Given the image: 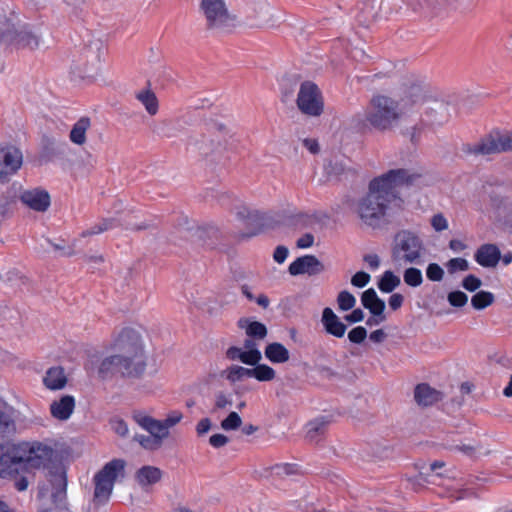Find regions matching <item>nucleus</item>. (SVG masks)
<instances>
[{
    "instance_id": "obj_54",
    "label": "nucleus",
    "mask_w": 512,
    "mask_h": 512,
    "mask_svg": "<svg viewBox=\"0 0 512 512\" xmlns=\"http://www.w3.org/2000/svg\"><path fill=\"white\" fill-rule=\"evenodd\" d=\"M404 301V297L399 293H394L389 298V306L393 310L399 309Z\"/></svg>"
},
{
    "instance_id": "obj_17",
    "label": "nucleus",
    "mask_w": 512,
    "mask_h": 512,
    "mask_svg": "<svg viewBox=\"0 0 512 512\" xmlns=\"http://www.w3.org/2000/svg\"><path fill=\"white\" fill-rule=\"evenodd\" d=\"M444 477L445 473L430 474L427 470L419 471L416 475L407 477V481L414 491H420L429 485H440Z\"/></svg>"
},
{
    "instance_id": "obj_49",
    "label": "nucleus",
    "mask_w": 512,
    "mask_h": 512,
    "mask_svg": "<svg viewBox=\"0 0 512 512\" xmlns=\"http://www.w3.org/2000/svg\"><path fill=\"white\" fill-rule=\"evenodd\" d=\"M431 225L435 231L440 232L448 228V221L442 214H436L431 219Z\"/></svg>"
},
{
    "instance_id": "obj_27",
    "label": "nucleus",
    "mask_w": 512,
    "mask_h": 512,
    "mask_svg": "<svg viewBox=\"0 0 512 512\" xmlns=\"http://www.w3.org/2000/svg\"><path fill=\"white\" fill-rule=\"evenodd\" d=\"M91 126L88 117H81L72 127L70 131V141L76 145H83L86 142V132Z\"/></svg>"
},
{
    "instance_id": "obj_61",
    "label": "nucleus",
    "mask_w": 512,
    "mask_h": 512,
    "mask_svg": "<svg viewBox=\"0 0 512 512\" xmlns=\"http://www.w3.org/2000/svg\"><path fill=\"white\" fill-rule=\"evenodd\" d=\"M386 336V333L382 329H378L371 332L369 338L375 343H381L385 340Z\"/></svg>"
},
{
    "instance_id": "obj_47",
    "label": "nucleus",
    "mask_w": 512,
    "mask_h": 512,
    "mask_svg": "<svg viewBox=\"0 0 512 512\" xmlns=\"http://www.w3.org/2000/svg\"><path fill=\"white\" fill-rule=\"evenodd\" d=\"M370 279L371 277L368 273L360 271L352 276L351 284L355 287L362 288L369 283Z\"/></svg>"
},
{
    "instance_id": "obj_24",
    "label": "nucleus",
    "mask_w": 512,
    "mask_h": 512,
    "mask_svg": "<svg viewBox=\"0 0 512 512\" xmlns=\"http://www.w3.org/2000/svg\"><path fill=\"white\" fill-rule=\"evenodd\" d=\"M264 355L273 364H283L289 361V350L279 342H273L265 347Z\"/></svg>"
},
{
    "instance_id": "obj_36",
    "label": "nucleus",
    "mask_w": 512,
    "mask_h": 512,
    "mask_svg": "<svg viewBox=\"0 0 512 512\" xmlns=\"http://www.w3.org/2000/svg\"><path fill=\"white\" fill-rule=\"evenodd\" d=\"M251 356L252 355H247L245 353V351L243 350V348H239V347H235V346L228 348L226 351V357L229 360H232V361L239 360L242 363H244L246 365H250V366H251V360H252Z\"/></svg>"
},
{
    "instance_id": "obj_58",
    "label": "nucleus",
    "mask_w": 512,
    "mask_h": 512,
    "mask_svg": "<svg viewBox=\"0 0 512 512\" xmlns=\"http://www.w3.org/2000/svg\"><path fill=\"white\" fill-rule=\"evenodd\" d=\"M260 13L259 15L257 16L259 21L262 22V23H266V22H269L271 20V17H270V11H271V8L268 4H262L261 7H260Z\"/></svg>"
},
{
    "instance_id": "obj_22",
    "label": "nucleus",
    "mask_w": 512,
    "mask_h": 512,
    "mask_svg": "<svg viewBox=\"0 0 512 512\" xmlns=\"http://www.w3.org/2000/svg\"><path fill=\"white\" fill-rule=\"evenodd\" d=\"M162 478V471L155 466H143L137 470L135 479L141 487H147L158 483Z\"/></svg>"
},
{
    "instance_id": "obj_51",
    "label": "nucleus",
    "mask_w": 512,
    "mask_h": 512,
    "mask_svg": "<svg viewBox=\"0 0 512 512\" xmlns=\"http://www.w3.org/2000/svg\"><path fill=\"white\" fill-rule=\"evenodd\" d=\"M11 202L12 200L8 195H0V222L8 215Z\"/></svg>"
},
{
    "instance_id": "obj_57",
    "label": "nucleus",
    "mask_w": 512,
    "mask_h": 512,
    "mask_svg": "<svg viewBox=\"0 0 512 512\" xmlns=\"http://www.w3.org/2000/svg\"><path fill=\"white\" fill-rule=\"evenodd\" d=\"M364 319V313L361 309H355L352 313L345 316V320L350 323H357Z\"/></svg>"
},
{
    "instance_id": "obj_39",
    "label": "nucleus",
    "mask_w": 512,
    "mask_h": 512,
    "mask_svg": "<svg viewBox=\"0 0 512 512\" xmlns=\"http://www.w3.org/2000/svg\"><path fill=\"white\" fill-rule=\"evenodd\" d=\"M135 440L144 448L147 450H157L159 449L162 444L157 441L151 434L149 435H136Z\"/></svg>"
},
{
    "instance_id": "obj_50",
    "label": "nucleus",
    "mask_w": 512,
    "mask_h": 512,
    "mask_svg": "<svg viewBox=\"0 0 512 512\" xmlns=\"http://www.w3.org/2000/svg\"><path fill=\"white\" fill-rule=\"evenodd\" d=\"M232 406V398L230 395L218 393L215 398V407L218 409H227Z\"/></svg>"
},
{
    "instance_id": "obj_48",
    "label": "nucleus",
    "mask_w": 512,
    "mask_h": 512,
    "mask_svg": "<svg viewBox=\"0 0 512 512\" xmlns=\"http://www.w3.org/2000/svg\"><path fill=\"white\" fill-rule=\"evenodd\" d=\"M112 430L121 437H125L128 432V426L122 419H113L110 422Z\"/></svg>"
},
{
    "instance_id": "obj_8",
    "label": "nucleus",
    "mask_w": 512,
    "mask_h": 512,
    "mask_svg": "<svg viewBox=\"0 0 512 512\" xmlns=\"http://www.w3.org/2000/svg\"><path fill=\"white\" fill-rule=\"evenodd\" d=\"M299 110L308 116H319L323 112L324 103L317 85L310 81L303 82L297 96Z\"/></svg>"
},
{
    "instance_id": "obj_56",
    "label": "nucleus",
    "mask_w": 512,
    "mask_h": 512,
    "mask_svg": "<svg viewBox=\"0 0 512 512\" xmlns=\"http://www.w3.org/2000/svg\"><path fill=\"white\" fill-rule=\"evenodd\" d=\"M407 97L410 98L413 104L420 102L423 98L422 88L420 86H413Z\"/></svg>"
},
{
    "instance_id": "obj_13",
    "label": "nucleus",
    "mask_w": 512,
    "mask_h": 512,
    "mask_svg": "<svg viewBox=\"0 0 512 512\" xmlns=\"http://www.w3.org/2000/svg\"><path fill=\"white\" fill-rule=\"evenodd\" d=\"M134 421L149 434H151L161 444L170 435L161 420L155 419L143 411L133 413Z\"/></svg>"
},
{
    "instance_id": "obj_63",
    "label": "nucleus",
    "mask_w": 512,
    "mask_h": 512,
    "mask_svg": "<svg viewBox=\"0 0 512 512\" xmlns=\"http://www.w3.org/2000/svg\"><path fill=\"white\" fill-rule=\"evenodd\" d=\"M445 465L446 464L444 461H434L429 465L428 471L430 472V474L439 473L438 470L444 468Z\"/></svg>"
},
{
    "instance_id": "obj_52",
    "label": "nucleus",
    "mask_w": 512,
    "mask_h": 512,
    "mask_svg": "<svg viewBox=\"0 0 512 512\" xmlns=\"http://www.w3.org/2000/svg\"><path fill=\"white\" fill-rule=\"evenodd\" d=\"M288 254L289 251L285 246H278L274 251L273 258L277 263L282 264L283 262H285L286 258L288 257Z\"/></svg>"
},
{
    "instance_id": "obj_5",
    "label": "nucleus",
    "mask_w": 512,
    "mask_h": 512,
    "mask_svg": "<svg viewBox=\"0 0 512 512\" xmlns=\"http://www.w3.org/2000/svg\"><path fill=\"white\" fill-rule=\"evenodd\" d=\"M125 466L124 460L113 459L94 475L95 488L93 500L95 503L104 504L109 500L115 482L124 477Z\"/></svg>"
},
{
    "instance_id": "obj_9",
    "label": "nucleus",
    "mask_w": 512,
    "mask_h": 512,
    "mask_svg": "<svg viewBox=\"0 0 512 512\" xmlns=\"http://www.w3.org/2000/svg\"><path fill=\"white\" fill-rule=\"evenodd\" d=\"M512 150V132L490 134L481 142L466 147V152L474 155H490Z\"/></svg>"
},
{
    "instance_id": "obj_6",
    "label": "nucleus",
    "mask_w": 512,
    "mask_h": 512,
    "mask_svg": "<svg viewBox=\"0 0 512 512\" xmlns=\"http://www.w3.org/2000/svg\"><path fill=\"white\" fill-rule=\"evenodd\" d=\"M21 456L22 471L45 468L54 458V450L40 442H21L17 444Z\"/></svg>"
},
{
    "instance_id": "obj_3",
    "label": "nucleus",
    "mask_w": 512,
    "mask_h": 512,
    "mask_svg": "<svg viewBox=\"0 0 512 512\" xmlns=\"http://www.w3.org/2000/svg\"><path fill=\"white\" fill-rule=\"evenodd\" d=\"M426 248L416 231L401 229L391 242V260L395 266L417 265L423 262Z\"/></svg>"
},
{
    "instance_id": "obj_19",
    "label": "nucleus",
    "mask_w": 512,
    "mask_h": 512,
    "mask_svg": "<svg viewBox=\"0 0 512 512\" xmlns=\"http://www.w3.org/2000/svg\"><path fill=\"white\" fill-rule=\"evenodd\" d=\"M321 321L328 334L337 338L344 336L347 327L331 308H324Z\"/></svg>"
},
{
    "instance_id": "obj_34",
    "label": "nucleus",
    "mask_w": 512,
    "mask_h": 512,
    "mask_svg": "<svg viewBox=\"0 0 512 512\" xmlns=\"http://www.w3.org/2000/svg\"><path fill=\"white\" fill-rule=\"evenodd\" d=\"M404 282L411 287H418L423 282L422 272L418 268L409 267L403 274Z\"/></svg>"
},
{
    "instance_id": "obj_32",
    "label": "nucleus",
    "mask_w": 512,
    "mask_h": 512,
    "mask_svg": "<svg viewBox=\"0 0 512 512\" xmlns=\"http://www.w3.org/2000/svg\"><path fill=\"white\" fill-rule=\"evenodd\" d=\"M225 374L228 381L235 383L244 378H251V368L232 365L226 369Z\"/></svg>"
},
{
    "instance_id": "obj_33",
    "label": "nucleus",
    "mask_w": 512,
    "mask_h": 512,
    "mask_svg": "<svg viewBox=\"0 0 512 512\" xmlns=\"http://www.w3.org/2000/svg\"><path fill=\"white\" fill-rule=\"evenodd\" d=\"M494 302V295L489 291H479L471 298V304L476 310H482Z\"/></svg>"
},
{
    "instance_id": "obj_12",
    "label": "nucleus",
    "mask_w": 512,
    "mask_h": 512,
    "mask_svg": "<svg viewBox=\"0 0 512 512\" xmlns=\"http://www.w3.org/2000/svg\"><path fill=\"white\" fill-rule=\"evenodd\" d=\"M19 199L27 208L44 213L51 205V197L47 190L35 187L20 192Z\"/></svg>"
},
{
    "instance_id": "obj_28",
    "label": "nucleus",
    "mask_w": 512,
    "mask_h": 512,
    "mask_svg": "<svg viewBox=\"0 0 512 512\" xmlns=\"http://www.w3.org/2000/svg\"><path fill=\"white\" fill-rule=\"evenodd\" d=\"M238 325L240 328L245 329L246 334L250 337L262 340L267 336V328L261 322L240 319Z\"/></svg>"
},
{
    "instance_id": "obj_38",
    "label": "nucleus",
    "mask_w": 512,
    "mask_h": 512,
    "mask_svg": "<svg viewBox=\"0 0 512 512\" xmlns=\"http://www.w3.org/2000/svg\"><path fill=\"white\" fill-rule=\"evenodd\" d=\"M242 424V419L237 412H230L228 416L222 420L221 428L225 431H233L238 429Z\"/></svg>"
},
{
    "instance_id": "obj_11",
    "label": "nucleus",
    "mask_w": 512,
    "mask_h": 512,
    "mask_svg": "<svg viewBox=\"0 0 512 512\" xmlns=\"http://www.w3.org/2000/svg\"><path fill=\"white\" fill-rule=\"evenodd\" d=\"M23 472L17 444L0 445V477L10 478Z\"/></svg>"
},
{
    "instance_id": "obj_44",
    "label": "nucleus",
    "mask_w": 512,
    "mask_h": 512,
    "mask_svg": "<svg viewBox=\"0 0 512 512\" xmlns=\"http://www.w3.org/2000/svg\"><path fill=\"white\" fill-rule=\"evenodd\" d=\"M426 276L431 281H441L444 276L443 269L436 263H430L426 269Z\"/></svg>"
},
{
    "instance_id": "obj_25",
    "label": "nucleus",
    "mask_w": 512,
    "mask_h": 512,
    "mask_svg": "<svg viewBox=\"0 0 512 512\" xmlns=\"http://www.w3.org/2000/svg\"><path fill=\"white\" fill-rule=\"evenodd\" d=\"M361 302L372 315H381L384 312L385 302L378 297L373 288H369L363 292Z\"/></svg>"
},
{
    "instance_id": "obj_59",
    "label": "nucleus",
    "mask_w": 512,
    "mask_h": 512,
    "mask_svg": "<svg viewBox=\"0 0 512 512\" xmlns=\"http://www.w3.org/2000/svg\"><path fill=\"white\" fill-rule=\"evenodd\" d=\"M211 428V421L208 418L201 419L196 426V431L199 435L207 433Z\"/></svg>"
},
{
    "instance_id": "obj_21",
    "label": "nucleus",
    "mask_w": 512,
    "mask_h": 512,
    "mask_svg": "<svg viewBox=\"0 0 512 512\" xmlns=\"http://www.w3.org/2000/svg\"><path fill=\"white\" fill-rule=\"evenodd\" d=\"M3 37L21 48L35 49L39 46V38L26 30L8 32Z\"/></svg>"
},
{
    "instance_id": "obj_42",
    "label": "nucleus",
    "mask_w": 512,
    "mask_h": 512,
    "mask_svg": "<svg viewBox=\"0 0 512 512\" xmlns=\"http://www.w3.org/2000/svg\"><path fill=\"white\" fill-rule=\"evenodd\" d=\"M447 300L453 307H463L467 304L468 296L462 291H453L448 294Z\"/></svg>"
},
{
    "instance_id": "obj_37",
    "label": "nucleus",
    "mask_w": 512,
    "mask_h": 512,
    "mask_svg": "<svg viewBox=\"0 0 512 512\" xmlns=\"http://www.w3.org/2000/svg\"><path fill=\"white\" fill-rule=\"evenodd\" d=\"M338 307L342 311L352 309L356 304V298L348 291H341L337 297Z\"/></svg>"
},
{
    "instance_id": "obj_1",
    "label": "nucleus",
    "mask_w": 512,
    "mask_h": 512,
    "mask_svg": "<svg viewBox=\"0 0 512 512\" xmlns=\"http://www.w3.org/2000/svg\"><path fill=\"white\" fill-rule=\"evenodd\" d=\"M418 175L407 169H392L370 181L368 192L356 205V213L367 226L381 225L393 205H398V189L412 183Z\"/></svg>"
},
{
    "instance_id": "obj_64",
    "label": "nucleus",
    "mask_w": 512,
    "mask_h": 512,
    "mask_svg": "<svg viewBox=\"0 0 512 512\" xmlns=\"http://www.w3.org/2000/svg\"><path fill=\"white\" fill-rule=\"evenodd\" d=\"M257 304L263 308H267L269 306V299L266 295L260 294L258 297L254 299Z\"/></svg>"
},
{
    "instance_id": "obj_53",
    "label": "nucleus",
    "mask_w": 512,
    "mask_h": 512,
    "mask_svg": "<svg viewBox=\"0 0 512 512\" xmlns=\"http://www.w3.org/2000/svg\"><path fill=\"white\" fill-rule=\"evenodd\" d=\"M209 443L215 448H220L228 443V437L224 434H214L210 437Z\"/></svg>"
},
{
    "instance_id": "obj_55",
    "label": "nucleus",
    "mask_w": 512,
    "mask_h": 512,
    "mask_svg": "<svg viewBox=\"0 0 512 512\" xmlns=\"http://www.w3.org/2000/svg\"><path fill=\"white\" fill-rule=\"evenodd\" d=\"M364 261L368 265V267L372 270H376L380 266V259H379L378 255H376V254L365 255Z\"/></svg>"
},
{
    "instance_id": "obj_10",
    "label": "nucleus",
    "mask_w": 512,
    "mask_h": 512,
    "mask_svg": "<svg viewBox=\"0 0 512 512\" xmlns=\"http://www.w3.org/2000/svg\"><path fill=\"white\" fill-rule=\"evenodd\" d=\"M23 165V154L15 146H0V183H7Z\"/></svg>"
},
{
    "instance_id": "obj_29",
    "label": "nucleus",
    "mask_w": 512,
    "mask_h": 512,
    "mask_svg": "<svg viewBox=\"0 0 512 512\" xmlns=\"http://www.w3.org/2000/svg\"><path fill=\"white\" fill-rule=\"evenodd\" d=\"M328 420L325 417H318L310 421L306 425V436L309 440L314 441L318 436L322 435L328 425Z\"/></svg>"
},
{
    "instance_id": "obj_40",
    "label": "nucleus",
    "mask_w": 512,
    "mask_h": 512,
    "mask_svg": "<svg viewBox=\"0 0 512 512\" xmlns=\"http://www.w3.org/2000/svg\"><path fill=\"white\" fill-rule=\"evenodd\" d=\"M446 268L450 274H454L458 271H467L469 263L464 258H452L446 263Z\"/></svg>"
},
{
    "instance_id": "obj_16",
    "label": "nucleus",
    "mask_w": 512,
    "mask_h": 512,
    "mask_svg": "<svg viewBox=\"0 0 512 512\" xmlns=\"http://www.w3.org/2000/svg\"><path fill=\"white\" fill-rule=\"evenodd\" d=\"M474 259L484 268H495L501 259V252L497 245L486 243L478 247Z\"/></svg>"
},
{
    "instance_id": "obj_43",
    "label": "nucleus",
    "mask_w": 512,
    "mask_h": 512,
    "mask_svg": "<svg viewBox=\"0 0 512 512\" xmlns=\"http://www.w3.org/2000/svg\"><path fill=\"white\" fill-rule=\"evenodd\" d=\"M224 142H225L224 139H218L216 143L214 142V140H209V145H208L207 139H203V141L199 147V150L201 151L202 154L208 155V154L214 152L215 150L223 147Z\"/></svg>"
},
{
    "instance_id": "obj_45",
    "label": "nucleus",
    "mask_w": 512,
    "mask_h": 512,
    "mask_svg": "<svg viewBox=\"0 0 512 512\" xmlns=\"http://www.w3.org/2000/svg\"><path fill=\"white\" fill-rule=\"evenodd\" d=\"M366 337H367V331L362 326H357V327L353 328L351 331H349V333H348L349 341L352 343H355V344L362 343Z\"/></svg>"
},
{
    "instance_id": "obj_46",
    "label": "nucleus",
    "mask_w": 512,
    "mask_h": 512,
    "mask_svg": "<svg viewBox=\"0 0 512 512\" xmlns=\"http://www.w3.org/2000/svg\"><path fill=\"white\" fill-rule=\"evenodd\" d=\"M481 285L482 281L472 274L466 276L462 281V287L469 292L476 291Z\"/></svg>"
},
{
    "instance_id": "obj_41",
    "label": "nucleus",
    "mask_w": 512,
    "mask_h": 512,
    "mask_svg": "<svg viewBox=\"0 0 512 512\" xmlns=\"http://www.w3.org/2000/svg\"><path fill=\"white\" fill-rule=\"evenodd\" d=\"M183 419V413L179 410H172L167 413L166 417L161 420L166 430L169 431L171 428L176 426Z\"/></svg>"
},
{
    "instance_id": "obj_35",
    "label": "nucleus",
    "mask_w": 512,
    "mask_h": 512,
    "mask_svg": "<svg viewBox=\"0 0 512 512\" xmlns=\"http://www.w3.org/2000/svg\"><path fill=\"white\" fill-rule=\"evenodd\" d=\"M243 350L247 355H252L251 366L258 364L262 359V354L258 348V344L252 339H246L244 341Z\"/></svg>"
},
{
    "instance_id": "obj_7",
    "label": "nucleus",
    "mask_w": 512,
    "mask_h": 512,
    "mask_svg": "<svg viewBox=\"0 0 512 512\" xmlns=\"http://www.w3.org/2000/svg\"><path fill=\"white\" fill-rule=\"evenodd\" d=\"M201 8L211 29L229 31L236 25V18L228 12L224 0H202Z\"/></svg>"
},
{
    "instance_id": "obj_31",
    "label": "nucleus",
    "mask_w": 512,
    "mask_h": 512,
    "mask_svg": "<svg viewBox=\"0 0 512 512\" xmlns=\"http://www.w3.org/2000/svg\"><path fill=\"white\" fill-rule=\"evenodd\" d=\"M401 283L400 278L392 271H385L378 283V288L384 293L392 292Z\"/></svg>"
},
{
    "instance_id": "obj_14",
    "label": "nucleus",
    "mask_w": 512,
    "mask_h": 512,
    "mask_svg": "<svg viewBox=\"0 0 512 512\" xmlns=\"http://www.w3.org/2000/svg\"><path fill=\"white\" fill-rule=\"evenodd\" d=\"M119 225H122L126 229H129V230H141V229H146L148 227L147 225H137V224L133 223L132 221L126 219L125 217L105 218V219H102L100 222L94 224L90 228L84 230L81 233V236L87 237V236L101 234L105 231L114 229Z\"/></svg>"
},
{
    "instance_id": "obj_62",
    "label": "nucleus",
    "mask_w": 512,
    "mask_h": 512,
    "mask_svg": "<svg viewBox=\"0 0 512 512\" xmlns=\"http://www.w3.org/2000/svg\"><path fill=\"white\" fill-rule=\"evenodd\" d=\"M303 144L313 154L319 151V145L315 139H304Z\"/></svg>"
},
{
    "instance_id": "obj_30",
    "label": "nucleus",
    "mask_w": 512,
    "mask_h": 512,
    "mask_svg": "<svg viewBox=\"0 0 512 512\" xmlns=\"http://www.w3.org/2000/svg\"><path fill=\"white\" fill-rule=\"evenodd\" d=\"M251 368V378L260 382H269L275 379L276 371L267 364H256Z\"/></svg>"
},
{
    "instance_id": "obj_26",
    "label": "nucleus",
    "mask_w": 512,
    "mask_h": 512,
    "mask_svg": "<svg viewBox=\"0 0 512 512\" xmlns=\"http://www.w3.org/2000/svg\"><path fill=\"white\" fill-rule=\"evenodd\" d=\"M136 99L144 106L151 116L156 115L159 109L158 99L150 89H141L135 93Z\"/></svg>"
},
{
    "instance_id": "obj_2",
    "label": "nucleus",
    "mask_w": 512,
    "mask_h": 512,
    "mask_svg": "<svg viewBox=\"0 0 512 512\" xmlns=\"http://www.w3.org/2000/svg\"><path fill=\"white\" fill-rule=\"evenodd\" d=\"M115 354L102 360L99 372L102 375L121 373L124 376H140L146 367L143 343L140 334L131 328L123 329L113 343Z\"/></svg>"
},
{
    "instance_id": "obj_60",
    "label": "nucleus",
    "mask_w": 512,
    "mask_h": 512,
    "mask_svg": "<svg viewBox=\"0 0 512 512\" xmlns=\"http://www.w3.org/2000/svg\"><path fill=\"white\" fill-rule=\"evenodd\" d=\"M314 237L311 234H305L297 240V246L299 248H309L313 245Z\"/></svg>"
},
{
    "instance_id": "obj_18",
    "label": "nucleus",
    "mask_w": 512,
    "mask_h": 512,
    "mask_svg": "<svg viewBox=\"0 0 512 512\" xmlns=\"http://www.w3.org/2000/svg\"><path fill=\"white\" fill-rule=\"evenodd\" d=\"M75 408V399L71 395H64L59 400L50 404L51 415L60 421H66L70 418Z\"/></svg>"
},
{
    "instance_id": "obj_4",
    "label": "nucleus",
    "mask_w": 512,
    "mask_h": 512,
    "mask_svg": "<svg viewBox=\"0 0 512 512\" xmlns=\"http://www.w3.org/2000/svg\"><path fill=\"white\" fill-rule=\"evenodd\" d=\"M399 104L390 97L374 96L365 111L366 121L377 130H389L400 119Z\"/></svg>"
},
{
    "instance_id": "obj_23",
    "label": "nucleus",
    "mask_w": 512,
    "mask_h": 512,
    "mask_svg": "<svg viewBox=\"0 0 512 512\" xmlns=\"http://www.w3.org/2000/svg\"><path fill=\"white\" fill-rule=\"evenodd\" d=\"M45 387L49 390H60L66 386L67 378L61 367H51L43 378Z\"/></svg>"
},
{
    "instance_id": "obj_15",
    "label": "nucleus",
    "mask_w": 512,
    "mask_h": 512,
    "mask_svg": "<svg viewBox=\"0 0 512 512\" xmlns=\"http://www.w3.org/2000/svg\"><path fill=\"white\" fill-rule=\"evenodd\" d=\"M288 270L293 276L301 274L312 276L322 273L325 266L314 255H305L290 263Z\"/></svg>"
},
{
    "instance_id": "obj_20",
    "label": "nucleus",
    "mask_w": 512,
    "mask_h": 512,
    "mask_svg": "<svg viewBox=\"0 0 512 512\" xmlns=\"http://www.w3.org/2000/svg\"><path fill=\"white\" fill-rule=\"evenodd\" d=\"M414 398L420 406H431L442 399V393L428 384H419L415 388Z\"/></svg>"
}]
</instances>
